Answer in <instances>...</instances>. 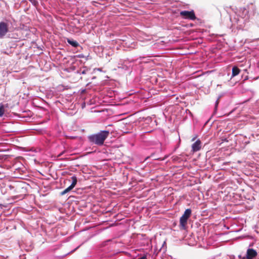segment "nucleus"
<instances>
[{
  "instance_id": "1",
  "label": "nucleus",
  "mask_w": 259,
  "mask_h": 259,
  "mask_svg": "<svg viewBox=\"0 0 259 259\" xmlns=\"http://www.w3.org/2000/svg\"><path fill=\"white\" fill-rule=\"evenodd\" d=\"M253 6L240 8L236 9L233 18L230 17L233 25H237V28L242 29L246 22L249 21L252 15L255 13Z\"/></svg>"
},
{
  "instance_id": "2",
  "label": "nucleus",
  "mask_w": 259,
  "mask_h": 259,
  "mask_svg": "<svg viewBox=\"0 0 259 259\" xmlns=\"http://www.w3.org/2000/svg\"><path fill=\"white\" fill-rule=\"evenodd\" d=\"M110 132L109 131L103 130L101 131L96 134L89 135L88 139L90 143L97 145L98 146H102L105 140L109 136Z\"/></svg>"
},
{
  "instance_id": "3",
  "label": "nucleus",
  "mask_w": 259,
  "mask_h": 259,
  "mask_svg": "<svg viewBox=\"0 0 259 259\" xmlns=\"http://www.w3.org/2000/svg\"><path fill=\"white\" fill-rule=\"evenodd\" d=\"M257 255V251L253 248H248L246 251L245 256L243 257L241 255H238L240 259H254Z\"/></svg>"
},
{
  "instance_id": "4",
  "label": "nucleus",
  "mask_w": 259,
  "mask_h": 259,
  "mask_svg": "<svg viewBox=\"0 0 259 259\" xmlns=\"http://www.w3.org/2000/svg\"><path fill=\"white\" fill-rule=\"evenodd\" d=\"M9 32V24L4 22H0V39L4 38Z\"/></svg>"
},
{
  "instance_id": "5",
  "label": "nucleus",
  "mask_w": 259,
  "mask_h": 259,
  "mask_svg": "<svg viewBox=\"0 0 259 259\" xmlns=\"http://www.w3.org/2000/svg\"><path fill=\"white\" fill-rule=\"evenodd\" d=\"M180 15L185 18L189 19L192 20L196 19V16L193 11H183L180 12Z\"/></svg>"
},
{
  "instance_id": "6",
  "label": "nucleus",
  "mask_w": 259,
  "mask_h": 259,
  "mask_svg": "<svg viewBox=\"0 0 259 259\" xmlns=\"http://www.w3.org/2000/svg\"><path fill=\"white\" fill-rule=\"evenodd\" d=\"M201 148V142L200 140H197L192 145V151L197 152L200 150Z\"/></svg>"
},
{
  "instance_id": "7",
  "label": "nucleus",
  "mask_w": 259,
  "mask_h": 259,
  "mask_svg": "<svg viewBox=\"0 0 259 259\" xmlns=\"http://www.w3.org/2000/svg\"><path fill=\"white\" fill-rule=\"evenodd\" d=\"M130 62L127 61H124L123 62L118 64V68L124 70H128L130 67Z\"/></svg>"
},
{
  "instance_id": "8",
  "label": "nucleus",
  "mask_w": 259,
  "mask_h": 259,
  "mask_svg": "<svg viewBox=\"0 0 259 259\" xmlns=\"http://www.w3.org/2000/svg\"><path fill=\"white\" fill-rule=\"evenodd\" d=\"M90 72V69L86 66L80 68L76 71V73L79 74H86Z\"/></svg>"
},
{
  "instance_id": "9",
  "label": "nucleus",
  "mask_w": 259,
  "mask_h": 259,
  "mask_svg": "<svg viewBox=\"0 0 259 259\" xmlns=\"http://www.w3.org/2000/svg\"><path fill=\"white\" fill-rule=\"evenodd\" d=\"M240 70L237 66H234L232 68V77H234L239 74Z\"/></svg>"
},
{
  "instance_id": "10",
  "label": "nucleus",
  "mask_w": 259,
  "mask_h": 259,
  "mask_svg": "<svg viewBox=\"0 0 259 259\" xmlns=\"http://www.w3.org/2000/svg\"><path fill=\"white\" fill-rule=\"evenodd\" d=\"M188 219L184 218L183 217H181L180 220V225L182 226L183 229H185L187 223Z\"/></svg>"
},
{
  "instance_id": "11",
  "label": "nucleus",
  "mask_w": 259,
  "mask_h": 259,
  "mask_svg": "<svg viewBox=\"0 0 259 259\" xmlns=\"http://www.w3.org/2000/svg\"><path fill=\"white\" fill-rule=\"evenodd\" d=\"M67 41L69 45H70L73 47L76 48L79 46L78 42L75 40H74L73 39L67 38Z\"/></svg>"
},
{
  "instance_id": "12",
  "label": "nucleus",
  "mask_w": 259,
  "mask_h": 259,
  "mask_svg": "<svg viewBox=\"0 0 259 259\" xmlns=\"http://www.w3.org/2000/svg\"><path fill=\"white\" fill-rule=\"evenodd\" d=\"M192 213V210L190 208L186 209L183 214L182 217L184 218H185L186 219H188L190 218L191 214Z\"/></svg>"
},
{
  "instance_id": "13",
  "label": "nucleus",
  "mask_w": 259,
  "mask_h": 259,
  "mask_svg": "<svg viewBox=\"0 0 259 259\" xmlns=\"http://www.w3.org/2000/svg\"><path fill=\"white\" fill-rule=\"evenodd\" d=\"M71 179L72 180L71 184L70 185L73 188L75 187L76 186L77 182V179L76 176H73L71 177Z\"/></svg>"
},
{
  "instance_id": "14",
  "label": "nucleus",
  "mask_w": 259,
  "mask_h": 259,
  "mask_svg": "<svg viewBox=\"0 0 259 259\" xmlns=\"http://www.w3.org/2000/svg\"><path fill=\"white\" fill-rule=\"evenodd\" d=\"M5 113L4 106L3 104H0V117H2Z\"/></svg>"
},
{
  "instance_id": "15",
  "label": "nucleus",
  "mask_w": 259,
  "mask_h": 259,
  "mask_svg": "<svg viewBox=\"0 0 259 259\" xmlns=\"http://www.w3.org/2000/svg\"><path fill=\"white\" fill-rule=\"evenodd\" d=\"M29 2L31 3V4L35 7L38 5V2L35 0H28Z\"/></svg>"
},
{
  "instance_id": "16",
  "label": "nucleus",
  "mask_w": 259,
  "mask_h": 259,
  "mask_svg": "<svg viewBox=\"0 0 259 259\" xmlns=\"http://www.w3.org/2000/svg\"><path fill=\"white\" fill-rule=\"evenodd\" d=\"M73 188L69 186L68 188H67L66 189H65V192H66V193H68L69 192H70V191H71Z\"/></svg>"
},
{
  "instance_id": "17",
  "label": "nucleus",
  "mask_w": 259,
  "mask_h": 259,
  "mask_svg": "<svg viewBox=\"0 0 259 259\" xmlns=\"http://www.w3.org/2000/svg\"><path fill=\"white\" fill-rule=\"evenodd\" d=\"M147 258V256L146 255H144L139 258H138V259H146Z\"/></svg>"
},
{
  "instance_id": "18",
  "label": "nucleus",
  "mask_w": 259,
  "mask_h": 259,
  "mask_svg": "<svg viewBox=\"0 0 259 259\" xmlns=\"http://www.w3.org/2000/svg\"><path fill=\"white\" fill-rule=\"evenodd\" d=\"M219 98H218L217 99V100L215 101V107L217 108L218 104H219Z\"/></svg>"
},
{
  "instance_id": "19",
  "label": "nucleus",
  "mask_w": 259,
  "mask_h": 259,
  "mask_svg": "<svg viewBox=\"0 0 259 259\" xmlns=\"http://www.w3.org/2000/svg\"><path fill=\"white\" fill-rule=\"evenodd\" d=\"M67 194V193H66V192H65V190L60 193V195H62H62H65V194Z\"/></svg>"
},
{
  "instance_id": "20",
  "label": "nucleus",
  "mask_w": 259,
  "mask_h": 259,
  "mask_svg": "<svg viewBox=\"0 0 259 259\" xmlns=\"http://www.w3.org/2000/svg\"><path fill=\"white\" fill-rule=\"evenodd\" d=\"M222 141L223 142H225V141L227 142V141H228V140H227V139H226V138L222 139Z\"/></svg>"
},
{
  "instance_id": "21",
  "label": "nucleus",
  "mask_w": 259,
  "mask_h": 259,
  "mask_svg": "<svg viewBox=\"0 0 259 259\" xmlns=\"http://www.w3.org/2000/svg\"><path fill=\"white\" fill-rule=\"evenodd\" d=\"M79 246H78L76 248H75L74 249H73V250H72L70 252H74L75 250H76Z\"/></svg>"
},
{
  "instance_id": "22",
  "label": "nucleus",
  "mask_w": 259,
  "mask_h": 259,
  "mask_svg": "<svg viewBox=\"0 0 259 259\" xmlns=\"http://www.w3.org/2000/svg\"><path fill=\"white\" fill-rule=\"evenodd\" d=\"M9 187H10V188L11 189H12L14 188V187H13V186H11V185H10V186H9Z\"/></svg>"
},
{
  "instance_id": "23",
  "label": "nucleus",
  "mask_w": 259,
  "mask_h": 259,
  "mask_svg": "<svg viewBox=\"0 0 259 259\" xmlns=\"http://www.w3.org/2000/svg\"><path fill=\"white\" fill-rule=\"evenodd\" d=\"M256 157H257L258 158H259V154H257Z\"/></svg>"
},
{
  "instance_id": "24",
  "label": "nucleus",
  "mask_w": 259,
  "mask_h": 259,
  "mask_svg": "<svg viewBox=\"0 0 259 259\" xmlns=\"http://www.w3.org/2000/svg\"><path fill=\"white\" fill-rule=\"evenodd\" d=\"M62 154V153H60V154L58 155V156H60Z\"/></svg>"
},
{
  "instance_id": "25",
  "label": "nucleus",
  "mask_w": 259,
  "mask_h": 259,
  "mask_svg": "<svg viewBox=\"0 0 259 259\" xmlns=\"http://www.w3.org/2000/svg\"><path fill=\"white\" fill-rule=\"evenodd\" d=\"M194 140H195V138H193L192 140L194 141Z\"/></svg>"
},
{
  "instance_id": "26",
  "label": "nucleus",
  "mask_w": 259,
  "mask_h": 259,
  "mask_svg": "<svg viewBox=\"0 0 259 259\" xmlns=\"http://www.w3.org/2000/svg\"><path fill=\"white\" fill-rule=\"evenodd\" d=\"M96 78L95 77H93L92 78V79H94V78Z\"/></svg>"
}]
</instances>
